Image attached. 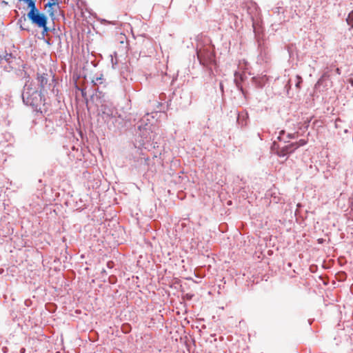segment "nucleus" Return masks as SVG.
Segmentation results:
<instances>
[{
  "label": "nucleus",
  "mask_w": 353,
  "mask_h": 353,
  "mask_svg": "<svg viewBox=\"0 0 353 353\" xmlns=\"http://www.w3.org/2000/svg\"><path fill=\"white\" fill-rule=\"evenodd\" d=\"M22 97L23 102L26 105L32 106L37 111L41 110L40 106L43 103L41 93L32 89L30 85L28 83L26 84Z\"/></svg>",
  "instance_id": "obj_1"
},
{
  "label": "nucleus",
  "mask_w": 353,
  "mask_h": 353,
  "mask_svg": "<svg viewBox=\"0 0 353 353\" xmlns=\"http://www.w3.org/2000/svg\"><path fill=\"white\" fill-rule=\"evenodd\" d=\"M28 17L33 24L43 28V32H47V17L44 14L41 13L39 10H32L28 13Z\"/></svg>",
  "instance_id": "obj_2"
},
{
  "label": "nucleus",
  "mask_w": 353,
  "mask_h": 353,
  "mask_svg": "<svg viewBox=\"0 0 353 353\" xmlns=\"http://www.w3.org/2000/svg\"><path fill=\"white\" fill-rule=\"evenodd\" d=\"M306 144V141L301 139L298 143H296V148L294 147V144L285 145L284 147H282V150L280 152H278V154L281 157L285 156L288 153L292 152L294 148H296L299 146H302Z\"/></svg>",
  "instance_id": "obj_3"
},
{
  "label": "nucleus",
  "mask_w": 353,
  "mask_h": 353,
  "mask_svg": "<svg viewBox=\"0 0 353 353\" xmlns=\"http://www.w3.org/2000/svg\"><path fill=\"white\" fill-rule=\"evenodd\" d=\"M102 117L105 122H108L109 120L115 116L116 110L106 105H102L101 107Z\"/></svg>",
  "instance_id": "obj_4"
},
{
  "label": "nucleus",
  "mask_w": 353,
  "mask_h": 353,
  "mask_svg": "<svg viewBox=\"0 0 353 353\" xmlns=\"http://www.w3.org/2000/svg\"><path fill=\"white\" fill-rule=\"evenodd\" d=\"M197 57L198 59L200 60L201 62H203L204 64L205 61L211 62L213 61V56L212 54H210L207 59H205V57L203 54V52L201 50L197 51Z\"/></svg>",
  "instance_id": "obj_5"
},
{
  "label": "nucleus",
  "mask_w": 353,
  "mask_h": 353,
  "mask_svg": "<svg viewBox=\"0 0 353 353\" xmlns=\"http://www.w3.org/2000/svg\"><path fill=\"white\" fill-rule=\"evenodd\" d=\"M346 21H347V23L351 27V28H353V10L349 13L347 18L346 19Z\"/></svg>",
  "instance_id": "obj_6"
},
{
  "label": "nucleus",
  "mask_w": 353,
  "mask_h": 353,
  "mask_svg": "<svg viewBox=\"0 0 353 353\" xmlns=\"http://www.w3.org/2000/svg\"><path fill=\"white\" fill-rule=\"evenodd\" d=\"M37 79L40 82L41 86H43L45 84H46L48 81L47 78L44 74L39 75Z\"/></svg>",
  "instance_id": "obj_7"
},
{
  "label": "nucleus",
  "mask_w": 353,
  "mask_h": 353,
  "mask_svg": "<svg viewBox=\"0 0 353 353\" xmlns=\"http://www.w3.org/2000/svg\"><path fill=\"white\" fill-rule=\"evenodd\" d=\"M27 2H28V7L30 8V11H32V10L37 11V10H38L36 8L34 2L32 0H27Z\"/></svg>",
  "instance_id": "obj_8"
},
{
  "label": "nucleus",
  "mask_w": 353,
  "mask_h": 353,
  "mask_svg": "<svg viewBox=\"0 0 353 353\" xmlns=\"http://www.w3.org/2000/svg\"><path fill=\"white\" fill-rule=\"evenodd\" d=\"M326 77H326V75H325V74L323 75V76L319 79V80L317 81V83H316V86L317 87V86H320L321 85H322V84H323V81L325 80Z\"/></svg>",
  "instance_id": "obj_9"
},
{
  "label": "nucleus",
  "mask_w": 353,
  "mask_h": 353,
  "mask_svg": "<svg viewBox=\"0 0 353 353\" xmlns=\"http://www.w3.org/2000/svg\"><path fill=\"white\" fill-rule=\"evenodd\" d=\"M296 79H297V82L296 83V87L299 88H300V84L302 82V79L300 76L297 75L296 76Z\"/></svg>",
  "instance_id": "obj_10"
},
{
  "label": "nucleus",
  "mask_w": 353,
  "mask_h": 353,
  "mask_svg": "<svg viewBox=\"0 0 353 353\" xmlns=\"http://www.w3.org/2000/svg\"><path fill=\"white\" fill-rule=\"evenodd\" d=\"M267 80L265 77H263L261 78V81L259 82V86H263V85L265 83V81Z\"/></svg>",
  "instance_id": "obj_11"
},
{
  "label": "nucleus",
  "mask_w": 353,
  "mask_h": 353,
  "mask_svg": "<svg viewBox=\"0 0 353 353\" xmlns=\"http://www.w3.org/2000/svg\"><path fill=\"white\" fill-rule=\"evenodd\" d=\"M341 121L339 119H337L335 121V126L336 128H338V122Z\"/></svg>",
  "instance_id": "obj_12"
},
{
  "label": "nucleus",
  "mask_w": 353,
  "mask_h": 353,
  "mask_svg": "<svg viewBox=\"0 0 353 353\" xmlns=\"http://www.w3.org/2000/svg\"><path fill=\"white\" fill-rule=\"evenodd\" d=\"M239 75V72H235V74H234V76H235V81H237V76Z\"/></svg>",
  "instance_id": "obj_13"
},
{
  "label": "nucleus",
  "mask_w": 353,
  "mask_h": 353,
  "mask_svg": "<svg viewBox=\"0 0 353 353\" xmlns=\"http://www.w3.org/2000/svg\"><path fill=\"white\" fill-rule=\"evenodd\" d=\"M273 201L275 203H278L279 201V199H276V197H274Z\"/></svg>",
  "instance_id": "obj_14"
},
{
  "label": "nucleus",
  "mask_w": 353,
  "mask_h": 353,
  "mask_svg": "<svg viewBox=\"0 0 353 353\" xmlns=\"http://www.w3.org/2000/svg\"><path fill=\"white\" fill-rule=\"evenodd\" d=\"M318 242H319V243H322L323 242V239H318Z\"/></svg>",
  "instance_id": "obj_15"
},
{
  "label": "nucleus",
  "mask_w": 353,
  "mask_h": 353,
  "mask_svg": "<svg viewBox=\"0 0 353 353\" xmlns=\"http://www.w3.org/2000/svg\"><path fill=\"white\" fill-rule=\"evenodd\" d=\"M336 72L339 74L341 73L339 68L336 69Z\"/></svg>",
  "instance_id": "obj_16"
},
{
  "label": "nucleus",
  "mask_w": 353,
  "mask_h": 353,
  "mask_svg": "<svg viewBox=\"0 0 353 353\" xmlns=\"http://www.w3.org/2000/svg\"><path fill=\"white\" fill-rule=\"evenodd\" d=\"M350 83H351V85L353 86V79H351V80H350Z\"/></svg>",
  "instance_id": "obj_17"
}]
</instances>
